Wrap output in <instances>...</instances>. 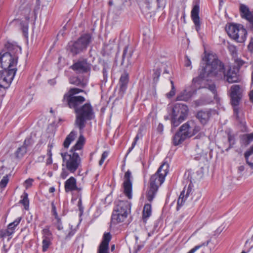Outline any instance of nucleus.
<instances>
[{
	"label": "nucleus",
	"mask_w": 253,
	"mask_h": 253,
	"mask_svg": "<svg viewBox=\"0 0 253 253\" xmlns=\"http://www.w3.org/2000/svg\"><path fill=\"white\" fill-rule=\"evenodd\" d=\"M79 103L75 107H69L74 109L76 114L75 125L79 129L80 137L75 145L74 148L77 149H82L84 142V138L83 135L86 122L93 119L95 117L92 106L90 103Z\"/></svg>",
	"instance_id": "obj_1"
},
{
	"label": "nucleus",
	"mask_w": 253,
	"mask_h": 253,
	"mask_svg": "<svg viewBox=\"0 0 253 253\" xmlns=\"http://www.w3.org/2000/svg\"><path fill=\"white\" fill-rule=\"evenodd\" d=\"M8 51L0 53V65L4 70L16 68L17 64L18 54L21 53L20 46L10 43L6 45Z\"/></svg>",
	"instance_id": "obj_2"
},
{
	"label": "nucleus",
	"mask_w": 253,
	"mask_h": 253,
	"mask_svg": "<svg viewBox=\"0 0 253 253\" xmlns=\"http://www.w3.org/2000/svg\"><path fill=\"white\" fill-rule=\"evenodd\" d=\"M200 130L201 127L196 125L194 121L187 122L179 127V130L173 136V145L177 146L182 143L185 139L194 135Z\"/></svg>",
	"instance_id": "obj_3"
},
{
	"label": "nucleus",
	"mask_w": 253,
	"mask_h": 253,
	"mask_svg": "<svg viewBox=\"0 0 253 253\" xmlns=\"http://www.w3.org/2000/svg\"><path fill=\"white\" fill-rule=\"evenodd\" d=\"M203 60L206 62L203 71L208 76L215 77L219 79L223 78L225 68L224 64L220 60L210 55L205 56Z\"/></svg>",
	"instance_id": "obj_4"
},
{
	"label": "nucleus",
	"mask_w": 253,
	"mask_h": 253,
	"mask_svg": "<svg viewBox=\"0 0 253 253\" xmlns=\"http://www.w3.org/2000/svg\"><path fill=\"white\" fill-rule=\"evenodd\" d=\"M92 41V38L90 34H84L76 41L69 42L67 50L73 55H76L85 51Z\"/></svg>",
	"instance_id": "obj_5"
},
{
	"label": "nucleus",
	"mask_w": 253,
	"mask_h": 253,
	"mask_svg": "<svg viewBox=\"0 0 253 253\" xmlns=\"http://www.w3.org/2000/svg\"><path fill=\"white\" fill-rule=\"evenodd\" d=\"M92 41V38L90 34H84L76 41L69 42L67 50L73 55H76L85 51Z\"/></svg>",
	"instance_id": "obj_6"
},
{
	"label": "nucleus",
	"mask_w": 253,
	"mask_h": 253,
	"mask_svg": "<svg viewBox=\"0 0 253 253\" xmlns=\"http://www.w3.org/2000/svg\"><path fill=\"white\" fill-rule=\"evenodd\" d=\"M92 41V38L90 34H84L76 41L69 42L67 50L73 55H76L85 51Z\"/></svg>",
	"instance_id": "obj_7"
},
{
	"label": "nucleus",
	"mask_w": 253,
	"mask_h": 253,
	"mask_svg": "<svg viewBox=\"0 0 253 253\" xmlns=\"http://www.w3.org/2000/svg\"><path fill=\"white\" fill-rule=\"evenodd\" d=\"M170 114L171 126L176 127L184 121L188 115V108L187 105L182 103H175L171 107Z\"/></svg>",
	"instance_id": "obj_8"
},
{
	"label": "nucleus",
	"mask_w": 253,
	"mask_h": 253,
	"mask_svg": "<svg viewBox=\"0 0 253 253\" xmlns=\"http://www.w3.org/2000/svg\"><path fill=\"white\" fill-rule=\"evenodd\" d=\"M74 147L75 145L70 150V154L67 153H61L63 162L66 163L67 169L71 172H74L77 170L81 162V159L79 154L75 152L78 149H75Z\"/></svg>",
	"instance_id": "obj_9"
},
{
	"label": "nucleus",
	"mask_w": 253,
	"mask_h": 253,
	"mask_svg": "<svg viewBox=\"0 0 253 253\" xmlns=\"http://www.w3.org/2000/svg\"><path fill=\"white\" fill-rule=\"evenodd\" d=\"M84 92L83 89L73 87L71 88L68 92L65 93L63 98V101L68 107H75L79 103H84L85 99L82 96H75L80 92Z\"/></svg>",
	"instance_id": "obj_10"
},
{
	"label": "nucleus",
	"mask_w": 253,
	"mask_h": 253,
	"mask_svg": "<svg viewBox=\"0 0 253 253\" xmlns=\"http://www.w3.org/2000/svg\"><path fill=\"white\" fill-rule=\"evenodd\" d=\"M228 36L239 42H243L246 39L247 32L241 24H231L226 27Z\"/></svg>",
	"instance_id": "obj_11"
},
{
	"label": "nucleus",
	"mask_w": 253,
	"mask_h": 253,
	"mask_svg": "<svg viewBox=\"0 0 253 253\" xmlns=\"http://www.w3.org/2000/svg\"><path fill=\"white\" fill-rule=\"evenodd\" d=\"M169 164L163 163L158 169L157 172L152 175L150 179V185L155 187H159L164 182L165 177L168 173Z\"/></svg>",
	"instance_id": "obj_12"
},
{
	"label": "nucleus",
	"mask_w": 253,
	"mask_h": 253,
	"mask_svg": "<svg viewBox=\"0 0 253 253\" xmlns=\"http://www.w3.org/2000/svg\"><path fill=\"white\" fill-rule=\"evenodd\" d=\"M230 90L231 104L234 107V113L236 115V118L238 119L239 118V108L238 106L242 96L240 91V86L239 85H233L231 87Z\"/></svg>",
	"instance_id": "obj_13"
},
{
	"label": "nucleus",
	"mask_w": 253,
	"mask_h": 253,
	"mask_svg": "<svg viewBox=\"0 0 253 253\" xmlns=\"http://www.w3.org/2000/svg\"><path fill=\"white\" fill-rule=\"evenodd\" d=\"M17 71L16 68L0 71V87L7 88L10 86Z\"/></svg>",
	"instance_id": "obj_14"
},
{
	"label": "nucleus",
	"mask_w": 253,
	"mask_h": 253,
	"mask_svg": "<svg viewBox=\"0 0 253 253\" xmlns=\"http://www.w3.org/2000/svg\"><path fill=\"white\" fill-rule=\"evenodd\" d=\"M200 81L201 79L199 78H194L192 80L193 90H183L177 94L176 100L177 101H188L193 94L196 93V90L194 88L197 87V84H199Z\"/></svg>",
	"instance_id": "obj_15"
},
{
	"label": "nucleus",
	"mask_w": 253,
	"mask_h": 253,
	"mask_svg": "<svg viewBox=\"0 0 253 253\" xmlns=\"http://www.w3.org/2000/svg\"><path fill=\"white\" fill-rule=\"evenodd\" d=\"M144 10L146 12H151L155 9H164L166 5V0H144Z\"/></svg>",
	"instance_id": "obj_16"
},
{
	"label": "nucleus",
	"mask_w": 253,
	"mask_h": 253,
	"mask_svg": "<svg viewBox=\"0 0 253 253\" xmlns=\"http://www.w3.org/2000/svg\"><path fill=\"white\" fill-rule=\"evenodd\" d=\"M239 71L238 67L235 66L230 67L227 72H224L223 78L230 84L238 82L240 81Z\"/></svg>",
	"instance_id": "obj_17"
},
{
	"label": "nucleus",
	"mask_w": 253,
	"mask_h": 253,
	"mask_svg": "<svg viewBox=\"0 0 253 253\" xmlns=\"http://www.w3.org/2000/svg\"><path fill=\"white\" fill-rule=\"evenodd\" d=\"M71 68L77 73H87L90 71L91 64L87 62V59H83L74 63Z\"/></svg>",
	"instance_id": "obj_18"
},
{
	"label": "nucleus",
	"mask_w": 253,
	"mask_h": 253,
	"mask_svg": "<svg viewBox=\"0 0 253 253\" xmlns=\"http://www.w3.org/2000/svg\"><path fill=\"white\" fill-rule=\"evenodd\" d=\"M131 177V172L129 170H127L125 174L124 181L123 185L124 193L129 199H131L132 198V181L130 180Z\"/></svg>",
	"instance_id": "obj_19"
},
{
	"label": "nucleus",
	"mask_w": 253,
	"mask_h": 253,
	"mask_svg": "<svg viewBox=\"0 0 253 253\" xmlns=\"http://www.w3.org/2000/svg\"><path fill=\"white\" fill-rule=\"evenodd\" d=\"M239 9L242 18L249 21L253 29V11H250L249 8L244 4H241Z\"/></svg>",
	"instance_id": "obj_20"
},
{
	"label": "nucleus",
	"mask_w": 253,
	"mask_h": 253,
	"mask_svg": "<svg viewBox=\"0 0 253 253\" xmlns=\"http://www.w3.org/2000/svg\"><path fill=\"white\" fill-rule=\"evenodd\" d=\"M111 239L110 233H105L103 236L102 241L98 247L97 253H109V243Z\"/></svg>",
	"instance_id": "obj_21"
},
{
	"label": "nucleus",
	"mask_w": 253,
	"mask_h": 253,
	"mask_svg": "<svg viewBox=\"0 0 253 253\" xmlns=\"http://www.w3.org/2000/svg\"><path fill=\"white\" fill-rule=\"evenodd\" d=\"M65 190L66 192L77 190L79 193L82 190L81 187H78L77 185L76 179L75 177L71 176L65 182Z\"/></svg>",
	"instance_id": "obj_22"
},
{
	"label": "nucleus",
	"mask_w": 253,
	"mask_h": 253,
	"mask_svg": "<svg viewBox=\"0 0 253 253\" xmlns=\"http://www.w3.org/2000/svg\"><path fill=\"white\" fill-rule=\"evenodd\" d=\"M130 210V203L128 201L119 200L116 202L114 210L116 212H121L128 214Z\"/></svg>",
	"instance_id": "obj_23"
},
{
	"label": "nucleus",
	"mask_w": 253,
	"mask_h": 253,
	"mask_svg": "<svg viewBox=\"0 0 253 253\" xmlns=\"http://www.w3.org/2000/svg\"><path fill=\"white\" fill-rule=\"evenodd\" d=\"M30 141L31 139L30 138H26L23 145L17 149L14 154L15 159L20 160L24 157L27 153V147L30 145Z\"/></svg>",
	"instance_id": "obj_24"
},
{
	"label": "nucleus",
	"mask_w": 253,
	"mask_h": 253,
	"mask_svg": "<svg viewBox=\"0 0 253 253\" xmlns=\"http://www.w3.org/2000/svg\"><path fill=\"white\" fill-rule=\"evenodd\" d=\"M129 82V75L126 72H124L121 76L118 85L119 86V92L122 94H124L126 92L127 84Z\"/></svg>",
	"instance_id": "obj_25"
},
{
	"label": "nucleus",
	"mask_w": 253,
	"mask_h": 253,
	"mask_svg": "<svg viewBox=\"0 0 253 253\" xmlns=\"http://www.w3.org/2000/svg\"><path fill=\"white\" fill-rule=\"evenodd\" d=\"M200 7L199 5H195L191 11V18L195 25L196 30L198 32L200 29V21L199 17Z\"/></svg>",
	"instance_id": "obj_26"
},
{
	"label": "nucleus",
	"mask_w": 253,
	"mask_h": 253,
	"mask_svg": "<svg viewBox=\"0 0 253 253\" xmlns=\"http://www.w3.org/2000/svg\"><path fill=\"white\" fill-rule=\"evenodd\" d=\"M185 188L181 192L177 200V207H181L183 205L187 198L190 196L192 191L191 183H190L187 188L186 193L185 194Z\"/></svg>",
	"instance_id": "obj_27"
},
{
	"label": "nucleus",
	"mask_w": 253,
	"mask_h": 253,
	"mask_svg": "<svg viewBox=\"0 0 253 253\" xmlns=\"http://www.w3.org/2000/svg\"><path fill=\"white\" fill-rule=\"evenodd\" d=\"M125 213V212L124 213L121 212H116L114 210L111 216L112 224H117L124 221L128 215Z\"/></svg>",
	"instance_id": "obj_28"
},
{
	"label": "nucleus",
	"mask_w": 253,
	"mask_h": 253,
	"mask_svg": "<svg viewBox=\"0 0 253 253\" xmlns=\"http://www.w3.org/2000/svg\"><path fill=\"white\" fill-rule=\"evenodd\" d=\"M211 116V112L209 110H200L196 115V118L202 124H206Z\"/></svg>",
	"instance_id": "obj_29"
},
{
	"label": "nucleus",
	"mask_w": 253,
	"mask_h": 253,
	"mask_svg": "<svg viewBox=\"0 0 253 253\" xmlns=\"http://www.w3.org/2000/svg\"><path fill=\"white\" fill-rule=\"evenodd\" d=\"M240 143L245 146H248L253 141V132L249 134H244L240 136Z\"/></svg>",
	"instance_id": "obj_30"
},
{
	"label": "nucleus",
	"mask_w": 253,
	"mask_h": 253,
	"mask_svg": "<svg viewBox=\"0 0 253 253\" xmlns=\"http://www.w3.org/2000/svg\"><path fill=\"white\" fill-rule=\"evenodd\" d=\"M133 54L132 49H129L128 46H126L123 51L122 56V64L125 62V59H126L128 64H131V58Z\"/></svg>",
	"instance_id": "obj_31"
},
{
	"label": "nucleus",
	"mask_w": 253,
	"mask_h": 253,
	"mask_svg": "<svg viewBox=\"0 0 253 253\" xmlns=\"http://www.w3.org/2000/svg\"><path fill=\"white\" fill-rule=\"evenodd\" d=\"M69 83L71 84H74L81 87H84L86 85V83L77 77H71L69 79Z\"/></svg>",
	"instance_id": "obj_32"
},
{
	"label": "nucleus",
	"mask_w": 253,
	"mask_h": 253,
	"mask_svg": "<svg viewBox=\"0 0 253 253\" xmlns=\"http://www.w3.org/2000/svg\"><path fill=\"white\" fill-rule=\"evenodd\" d=\"M77 135V133L74 130L72 131L69 135H67L64 142L63 146L64 148H68L71 143L75 139Z\"/></svg>",
	"instance_id": "obj_33"
},
{
	"label": "nucleus",
	"mask_w": 253,
	"mask_h": 253,
	"mask_svg": "<svg viewBox=\"0 0 253 253\" xmlns=\"http://www.w3.org/2000/svg\"><path fill=\"white\" fill-rule=\"evenodd\" d=\"M159 188L150 185L149 190L147 193L146 198L149 202H152Z\"/></svg>",
	"instance_id": "obj_34"
},
{
	"label": "nucleus",
	"mask_w": 253,
	"mask_h": 253,
	"mask_svg": "<svg viewBox=\"0 0 253 253\" xmlns=\"http://www.w3.org/2000/svg\"><path fill=\"white\" fill-rule=\"evenodd\" d=\"M253 154V145L247 150L244 153V157L246 163L253 169V163L250 162L249 160L250 156Z\"/></svg>",
	"instance_id": "obj_35"
},
{
	"label": "nucleus",
	"mask_w": 253,
	"mask_h": 253,
	"mask_svg": "<svg viewBox=\"0 0 253 253\" xmlns=\"http://www.w3.org/2000/svg\"><path fill=\"white\" fill-rule=\"evenodd\" d=\"M16 226H14L11 223H9L8 225L7 229L1 231L2 237H7L11 235L15 230Z\"/></svg>",
	"instance_id": "obj_36"
},
{
	"label": "nucleus",
	"mask_w": 253,
	"mask_h": 253,
	"mask_svg": "<svg viewBox=\"0 0 253 253\" xmlns=\"http://www.w3.org/2000/svg\"><path fill=\"white\" fill-rule=\"evenodd\" d=\"M151 214V205L146 204L144 205L143 211V216L144 218L149 217Z\"/></svg>",
	"instance_id": "obj_37"
},
{
	"label": "nucleus",
	"mask_w": 253,
	"mask_h": 253,
	"mask_svg": "<svg viewBox=\"0 0 253 253\" xmlns=\"http://www.w3.org/2000/svg\"><path fill=\"white\" fill-rule=\"evenodd\" d=\"M52 239H42V251L43 252H46L49 246L51 245Z\"/></svg>",
	"instance_id": "obj_38"
},
{
	"label": "nucleus",
	"mask_w": 253,
	"mask_h": 253,
	"mask_svg": "<svg viewBox=\"0 0 253 253\" xmlns=\"http://www.w3.org/2000/svg\"><path fill=\"white\" fill-rule=\"evenodd\" d=\"M228 141L229 143L228 148L226 149V151H228L230 149L233 147V145L235 144V136L231 133L228 134Z\"/></svg>",
	"instance_id": "obj_39"
},
{
	"label": "nucleus",
	"mask_w": 253,
	"mask_h": 253,
	"mask_svg": "<svg viewBox=\"0 0 253 253\" xmlns=\"http://www.w3.org/2000/svg\"><path fill=\"white\" fill-rule=\"evenodd\" d=\"M42 239H53L52 234L48 228H45L42 230Z\"/></svg>",
	"instance_id": "obj_40"
},
{
	"label": "nucleus",
	"mask_w": 253,
	"mask_h": 253,
	"mask_svg": "<svg viewBox=\"0 0 253 253\" xmlns=\"http://www.w3.org/2000/svg\"><path fill=\"white\" fill-rule=\"evenodd\" d=\"M20 203L24 205L25 210H27L29 207V200L28 194L24 193L23 199L20 201Z\"/></svg>",
	"instance_id": "obj_41"
},
{
	"label": "nucleus",
	"mask_w": 253,
	"mask_h": 253,
	"mask_svg": "<svg viewBox=\"0 0 253 253\" xmlns=\"http://www.w3.org/2000/svg\"><path fill=\"white\" fill-rule=\"evenodd\" d=\"M55 221L54 222V224L56 226V228L58 230H61L63 229V226L62 224V222L61 221L60 218L58 217L55 218Z\"/></svg>",
	"instance_id": "obj_42"
},
{
	"label": "nucleus",
	"mask_w": 253,
	"mask_h": 253,
	"mask_svg": "<svg viewBox=\"0 0 253 253\" xmlns=\"http://www.w3.org/2000/svg\"><path fill=\"white\" fill-rule=\"evenodd\" d=\"M139 139V133H137L136 136L134 138V141L132 143L131 146L129 148L128 151L126 154V156L132 150V149L135 147V145L136 144L137 141Z\"/></svg>",
	"instance_id": "obj_43"
},
{
	"label": "nucleus",
	"mask_w": 253,
	"mask_h": 253,
	"mask_svg": "<svg viewBox=\"0 0 253 253\" xmlns=\"http://www.w3.org/2000/svg\"><path fill=\"white\" fill-rule=\"evenodd\" d=\"M8 181L9 178L8 177V176L7 175L4 176L0 182V187L1 188H5Z\"/></svg>",
	"instance_id": "obj_44"
},
{
	"label": "nucleus",
	"mask_w": 253,
	"mask_h": 253,
	"mask_svg": "<svg viewBox=\"0 0 253 253\" xmlns=\"http://www.w3.org/2000/svg\"><path fill=\"white\" fill-rule=\"evenodd\" d=\"M109 69H110V68L108 66V65H107V64L104 63V65H103V71H102L104 80H107V78L108 77V72Z\"/></svg>",
	"instance_id": "obj_45"
},
{
	"label": "nucleus",
	"mask_w": 253,
	"mask_h": 253,
	"mask_svg": "<svg viewBox=\"0 0 253 253\" xmlns=\"http://www.w3.org/2000/svg\"><path fill=\"white\" fill-rule=\"evenodd\" d=\"M209 243V241H207L206 243H204L201 245H198L195 246L194 248L190 250L187 253H194L197 250L199 249L201 247L203 246H207Z\"/></svg>",
	"instance_id": "obj_46"
},
{
	"label": "nucleus",
	"mask_w": 253,
	"mask_h": 253,
	"mask_svg": "<svg viewBox=\"0 0 253 253\" xmlns=\"http://www.w3.org/2000/svg\"><path fill=\"white\" fill-rule=\"evenodd\" d=\"M153 79L155 81H157L160 76L161 70L160 68H156L154 70Z\"/></svg>",
	"instance_id": "obj_47"
},
{
	"label": "nucleus",
	"mask_w": 253,
	"mask_h": 253,
	"mask_svg": "<svg viewBox=\"0 0 253 253\" xmlns=\"http://www.w3.org/2000/svg\"><path fill=\"white\" fill-rule=\"evenodd\" d=\"M78 197V198H79V201L78 202V207L79 208V210L80 211V212L81 213H82L83 212L84 208H83V207L82 206V197H81V193H79Z\"/></svg>",
	"instance_id": "obj_48"
},
{
	"label": "nucleus",
	"mask_w": 253,
	"mask_h": 253,
	"mask_svg": "<svg viewBox=\"0 0 253 253\" xmlns=\"http://www.w3.org/2000/svg\"><path fill=\"white\" fill-rule=\"evenodd\" d=\"M109 153L107 151H104L101 156V158L99 161V166H101L103 163H104L105 160L106 159V158L108 156Z\"/></svg>",
	"instance_id": "obj_49"
},
{
	"label": "nucleus",
	"mask_w": 253,
	"mask_h": 253,
	"mask_svg": "<svg viewBox=\"0 0 253 253\" xmlns=\"http://www.w3.org/2000/svg\"><path fill=\"white\" fill-rule=\"evenodd\" d=\"M228 49L233 55H235L237 53L236 47L233 45H229L228 46Z\"/></svg>",
	"instance_id": "obj_50"
},
{
	"label": "nucleus",
	"mask_w": 253,
	"mask_h": 253,
	"mask_svg": "<svg viewBox=\"0 0 253 253\" xmlns=\"http://www.w3.org/2000/svg\"><path fill=\"white\" fill-rule=\"evenodd\" d=\"M33 181H34L33 179L32 178H29V179H27L25 181L26 188L27 189L29 187H30L32 185Z\"/></svg>",
	"instance_id": "obj_51"
},
{
	"label": "nucleus",
	"mask_w": 253,
	"mask_h": 253,
	"mask_svg": "<svg viewBox=\"0 0 253 253\" xmlns=\"http://www.w3.org/2000/svg\"><path fill=\"white\" fill-rule=\"evenodd\" d=\"M175 93V89L174 85L172 86L171 90L167 94V96L169 98L172 97Z\"/></svg>",
	"instance_id": "obj_52"
},
{
	"label": "nucleus",
	"mask_w": 253,
	"mask_h": 253,
	"mask_svg": "<svg viewBox=\"0 0 253 253\" xmlns=\"http://www.w3.org/2000/svg\"><path fill=\"white\" fill-rule=\"evenodd\" d=\"M51 206H52L51 211L53 213V215L55 216V218L58 217V214L56 211V207L53 203H52Z\"/></svg>",
	"instance_id": "obj_53"
},
{
	"label": "nucleus",
	"mask_w": 253,
	"mask_h": 253,
	"mask_svg": "<svg viewBox=\"0 0 253 253\" xmlns=\"http://www.w3.org/2000/svg\"><path fill=\"white\" fill-rule=\"evenodd\" d=\"M68 174H69L68 172L66 170L63 169L61 173L60 176L63 179H65L67 177Z\"/></svg>",
	"instance_id": "obj_54"
},
{
	"label": "nucleus",
	"mask_w": 253,
	"mask_h": 253,
	"mask_svg": "<svg viewBox=\"0 0 253 253\" xmlns=\"http://www.w3.org/2000/svg\"><path fill=\"white\" fill-rule=\"evenodd\" d=\"M195 104L196 107L201 106L204 104V101L203 99H200L195 101Z\"/></svg>",
	"instance_id": "obj_55"
},
{
	"label": "nucleus",
	"mask_w": 253,
	"mask_h": 253,
	"mask_svg": "<svg viewBox=\"0 0 253 253\" xmlns=\"http://www.w3.org/2000/svg\"><path fill=\"white\" fill-rule=\"evenodd\" d=\"M21 219H22L21 217H19L17 218L13 222H11V223L12 224V225H14V226L16 227L20 222Z\"/></svg>",
	"instance_id": "obj_56"
},
{
	"label": "nucleus",
	"mask_w": 253,
	"mask_h": 253,
	"mask_svg": "<svg viewBox=\"0 0 253 253\" xmlns=\"http://www.w3.org/2000/svg\"><path fill=\"white\" fill-rule=\"evenodd\" d=\"M157 129L159 133H162L164 130L163 125L161 123H160L158 126Z\"/></svg>",
	"instance_id": "obj_57"
},
{
	"label": "nucleus",
	"mask_w": 253,
	"mask_h": 253,
	"mask_svg": "<svg viewBox=\"0 0 253 253\" xmlns=\"http://www.w3.org/2000/svg\"><path fill=\"white\" fill-rule=\"evenodd\" d=\"M186 60L185 61V65L186 67H190L191 65V62L190 59L187 56H186Z\"/></svg>",
	"instance_id": "obj_58"
},
{
	"label": "nucleus",
	"mask_w": 253,
	"mask_h": 253,
	"mask_svg": "<svg viewBox=\"0 0 253 253\" xmlns=\"http://www.w3.org/2000/svg\"><path fill=\"white\" fill-rule=\"evenodd\" d=\"M248 48L251 51L253 52V39H252L248 45Z\"/></svg>",
	"instance_id": "obj_59"
},
{
	"label": "nucleus",
	"mask_w": 253,
	"mask_h": 253,
	"mask_svg": "<svg viewBox=\"0 0 253 253\" xmlns=\"http://www.w3.org/2000/svg\"><path fill=\"white\" fill-rule=\"evenodd\" d=\"M75 234V232L74 231H71L68 234V235L66 236V239H69L72 237Z\"/></svg>",
	"instance_id": "obj_60"
},
{
	"label": "nucleus",
	"mask_w": 253,
	"mask_h": 253,
	"mask_svg": "<svg viewBox=\"0 0 253 253\" xmlns=\"http://www.w3.org/2000/svg\"><path fill=\"white\" fill-rule=\"evenodd\" d=\"M209 89L213 93H214L215 91H216L215 85L211 84L209 85Z\"/></svg>",
	"instance_id": "obj_61"
},
{
	"label": "nucleus",
	"mask_w": 253,
	"mask_h": 253,
	"mask_svg": "<svg viewBox=\"0 0 253 253\" xmlns=\"http://www.w3.org/2000/svg\"><path fill=\"white\" fill-rule=\"evenodd\" d=\"M48 147H50V149H49L47 151V154L49 157H52V153L51 150L52 146L48 144Z\"/></svg>",
	"instance_id": "obj_62"
},
{
	"label": "nucleus",
	"mask_w": 253,
	"mask_h": 253,
	"mask_svg": "<svg viewBox=\"0 0 253 253\" xmlns=\"http://www.w3.org/2000/svg\"><path fill=\"white\" fill-rule=\"evenodd\" d=\"M237 62L238 65L240 66L243 65L245 63V62L241 59H237Z\"/></svg>",
	"instance_id": "obj_63"
},
{
	"label": "nucleus",
	"mask_w": 253,
	"mask_h": 253,
	"mask_svg": "<svg viewBox=\"0 0 253 253\" xmlns=\"http://www.w3.org/2000/svg\"><path fill=\"white\" fill-rule=\"evenodd\" d=\"M249 95L250 99L253 102V89L250 92Z\"/></svg>",
	"instance_id": "obj_64"
}]
</instances>
